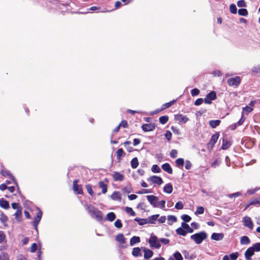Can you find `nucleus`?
Here are the masks:
<instances>
[{
	"label": "nucleus",
	"mask_w": 260,
	"mask_h": 260,
	"mask_svg": "<svg viewBox=\"0 0 260 260\" xmlns=\"http://www.w3.org/2000/svg\"><path fill=\"white\" fill-rule=\"evenodd\" d=\"M86 209L92 217L95 218L99 221L103 219L102 212L93 205L91 204L86 205Z\"/></svg>",
	"instance_id": "f257e3e1"
},
{
	"label": "nucleus",
	"mask_w": 260,
	"mask_h": 260,
	"mask_svg": "<svg viewBox=\"0 0 260 260\" xmlns=\"http://www.w3.org/2000/svg\"><path fill=\"white\" fill-rule=\"evenodd\" d=\"M207 234L206 232L203 231L199 233L192 235L190 236V239L192 240L197 244H201L204 240H206L207 238Z\"/></svg>",
	"instance_id": "f03ea898"
},
{
	"label": "nucleus",
	"mask_w": 260,
	"mask_h": 260,
	"mask_svg": "<svg viewBox=\"0 0 260 260\" xmlns=\"http://www.w3.org/2000/svg\"><path fill=\"white\" fill-rule=\"evenodd\" d=\"M148 242L150 246L152 247L158 249L161 246V245L159 243V240H158L157 237L156 236H151L149 239Z\"/></svg>",
	"instance_id": "7ed1b4c3"
},
{
	"label": "nucleus",
	"mask_w": 260,
	"mask_h": 260,
	"mask_svg": "<svg viewBox=\"0 0 260 260\" xmlns=\"http://www.w3.org/2000/svg\"><path fill=\"white\" fill-rule=\"evenodd\" d=\"M78 179H75L73 182V189L77 194H83V191L81 185L78 184Z\"/></svg>",
	"instance_id": "20e7f679"
},
{
	"label": "nucleus",
	"mask_w": 260,
	"mask_h": 260,
	"mask_svg": "<svg viewBox=\"0 0 260 260\" xmlns=\"http://www.w3.org/2000/svg\"><path fill=\"white\" fill-rule=\"evenodd\" d=\"M241 82V79L239 76L229 78V86L238 87Z\"/></svg>",
	"instance_id": "39448f33"
},
{
	"label": "nucleus",
	"mask_w": 260,
	"mask_h": 260,
	"mask_svg": "<svg viewBox=\"0 0 260 260\" xmlns=\"http://www.w3.org/2000/svg\"><path fill=\"white\" fill-rule=\"evenodd\" d=\"M37 209L38 210V212L37 214V216L34 218V221H32V225L37 231H38V225L41 219L43 214L41 210L39 208Z\"/></svg>",
	"instance_id": "423d86ee"
},
{
	"label": "nucleus",
	"mask_w": 260,
	"mask_h": 260,
	"mask_svg": "<svg viewBox=\"0 0 260 260\" xmlns=\"http://www.w3.org/2000/svg\"><path fill=\"white\" fill-rule=\"evenodd\" d=\"M146 198L148 202L153 207H158V199L157 197L154 195H148L146 196Z\"/></svg>",
	"instance_id": "0eeeda50"
},
{
	"label": "nucleus",
	"mask_w": 260,
	"mask_h": 260,
	"mask_svg": "<svg viewBox=\"0 0 260 260\" xmlns=\"http://www.w3.org/2000/svg\"><path fill=\"white\" fill-rule=\"evenodd\" d=\"M242 222L245 226L248 228L250 230L253 229L254 224L250 217L247 216H244L242 219Z\"/></svg>",
	"instance_id": "6e6552de"
},
{
	"label": "nucleus",
	"mask_w": 260,
	"mask_h": 260,
	"mask_svg": "<svg viewBox=\"0 0 260 260\" xmlns=\"http://www.w3.org/2000/svg\"><path fill=\"white\" fill-rule=\"evenodd\" d=\"M216 98V93L214 91H210L206 98L204 99V102L206 104H210L211 101L215 100Z\"/></svg>",
	"instance_id": "1a4fd4ad"
},
{
	"label": "nucleus",
	"mask_w": 260,
	"mask_h": 260,
	"mask_svg": "<svg viewBox=\"0 0 260 260\" xmlns=\"http://www.w3.org/2000/svg\"><path fill=\"white\" fill-rule=\"evenodd\" d=\"M175 119L179 122L185 123L188 120V118L186 116L183 115L182 114H176L175 115Z\"/></svg>",
	"instance_id": "9d476101"
},
{
	"label": "nucleus",
	"mask_w": 260,
	"mask_h": 260,
	"mask_svg": "<svg viewBox=\"0 0 260 260\" xmlns=\"http://www.w3.org/2000/svg\"><path fill=\"white\" fill-rule=\"evenodd\" d=\"M149 180L152 182V183L154 184H156L157 185H160L163 183V180L162 178L159 176H152L149 178Z\"/></svg>",
	"instance_id": "9b49d317"
},
{
	"label": "nucleus",
	"mask_w": 260,
	"mask_h": 260,
	"mask_svg": "<svg viewBox=\"0 0 260 260\" xmlns=\"http://www.w3.org/2000/svg\"><path fill=\"white\" fill-rule=\"evenodd\" d=\"M142 128L144 132H150L154 129L155 125L154 123L144 124L142 126Z\"/></svg>",
	"instance_id": "f8f14e48"
},
{
	"label": "nucleus",
	"mask_w": 260,
	"mask_h": 260,
	"mask_svg": "<svg viewBox=\"0 0 260 260\" xmlns=\"http://www.w3.org/2000/svg\"><path fill=\"white\" fill-rule=\"evenodd\" d=\"M114 181H123L124 180V175L118 172H114L112 175Z\"/></svg>",
	"instance_id": "ddd939ff"
},
{
	"label": "nucleus",
	"mask_w": 260,
	"mask_h": 260,
	"mask_svg": "<svg viewBox=\"0 0 260 260\" xmlns=\"http://www.w3.org/2000/svg\"><path fill=\"white\" fill-rule=\"evenodd\" d=\"M218 137H219L218 133H216V134H214L212 136L208 144V146H211V147H213L214 146L215 144L216 143V142L218 139Z\"/></svg>",
	"instance_id": "4468645a"
},
{
	"label": "nucleus",
	"mask_w": 260,
	"mask_h": 260,
	"mask_svg": "<svg viewBox=\"0 0 260 260\" xmlns=\"http://www.w3.org/2000/svg\"><path fill=\"white\" fill-rule=\"evenodd\" d=\"M111 198L114 201L118 200V201H121V194L119 191H115L111 195Z\"/></svg>",
	"instance_id": "2eb2a0df"
},
{
	"label": "nucleus",
	"mask_w": 260,
	"mask_h": 260,
	"mask_svg": "<svg viewBox=\"0 0 260 260\" xmlns=\"http://www.w3.org/2000/svg\"><path fill=\"white\" fill-rule=\"evenodd\" d=\"M162 169L170 174L173 173V170L169 163H165L161 166Z\"/></svg>",
	"instance_id": "dca6fc26"
},
{
	"label": "nucleus",
	"mask_w": 260,
	"mask_h": 260,
	"mask_svg": "<svg viewBox=\"0 0 260 260\" xmlns=\"http://www.w3.org/2000/svg\"><path fill=\"white\" fill-rule=\"evenodd\" d=\"M143 250L144 252V257L146 259H148L151 258L153 255V252L151 250L149 249H146V248H143Z\"/></svg>",
	"instance_id": "f3484780"
},
{
	"label": "nucleus",
	"mask_w": 260,
	"mask_h": 260,
	"mask_svg": "<svg viewBox=\"0 0 260 260\" xmlns=\"http://www.w3.org/2000/svg\"><path fill=\"white\" fill-rule=\"evenodd\" d=\"M99 187L102 189V192L103 194L107 192L108 185L105 184L103 181H100L98 183Z\"/></svg>",
	"instance_id": "a211bd4d"
},
{
	"label": "nucleus",
	"mask_w": 260,
	"mask_h": 260,
	"mask_svg": "<svg viewBox=\"0 0 260 260\" xmlns=\"http://www.w3.org/2000/svg\"><path fill=\"white\" fill-rule=\"evenodd\" d=\"M223 238V234L221 233H214L211 235V239L214 240L219 241Z\"/></svg>",
	"instance_id": "6ab92c4d"
},
{
	"label": "nucleus",
	"mask_w": 260,
	"mask_h": 260,
	"mask_svg": "<svg viewBox=\"0 0 260 260\" xmlns=\"http://www.w3.org/2000/svg\"><path fill=\"white\" fill-rule=\"evenodd\" d=\"M173 187L171 183H167L164 187V191L167 193H171L172 192Z\"/></svg>",
	"instance_id": "aec40b11"
},
{
	"label": "nucleus",
	"mask_w": 260,
	"mask_h": 260,
	"mask_svg": "<svg viewBox=\"0 0 260 260\" xmlns=\"http://www.w3.org/2000/svg\"><path fill=\"white\" fill-rule=\"evenodd\" d=\"M116 240L121 244L126 243V239L122 234H119L116 237Z\"/></svg>",
	"instance_id": "412c9836"
},
{
	"label": "nucleus",
	"mask_w": 260,
	"mask_h": 260,
	"mask_svg": "<svg viewBox=\"0 0 260 260\" xmlns=\"http://www.w3.org/2000/svg\"><path fill=\"white\" fill-rule=\"evenodd\" d=\"M181 226L187 232V233H192L193 232V229L185 222H182Z\"/></svg>",
	"instance_id": "4be33fe9"
},
{
	"label": "nucleus",
	"mask_w": 260,
	"mask_h": 260,
	"mask_svg": "<svg viewBox=\"0 0 260 260\" xmlns=\"http://www.w3.org/2000/svg\"><path fill=\"white\" fill-rule=\"evenodd\" d=\"M0 207L2 208L7 209L9 208V202L5 200L4 199H0Z\"/></svg>",
	"instance_id": "5701e85b"
},
{
	"label": "nucleus",
	"mask_w": 260,
	"mask_h": 260,
	"mask_svg": "<svg viewBox=\"0 0 260 260\" xmlns=\"http://www.w3.org/2000/svg\"><path fill=\"white\" fill-rule=\"evenodd\" d=\"M159 216V214H155L148 217L147 218L148 223L154 224V221L157 219Z\"/></svg>",
	"instance_id": "b1692460"
},
{
	"label": "nucleus",
	"mask_w": 260,
	"mask_h": 260,
	"mask_svg": "<svg viewBox=\"0 0 260 260\" xmlns=\"http://www.w3.org/2000/svg\"><path fill=\"white\" fill-rule=\"evenodd\" d=\"M220 120H211L209 121V124L212 128H215L220 124Z\"/></svg>",
	"instance_id": "393cba45"
},
{
	"label": "nucleus",
	"mask_w": 260,
	"mask_h": 260,
	"mask_svg": "<svg viewBox=\"0 0 260 260\" xmlns=\"http://www.w3.org/2000/svg\"><path fill=\"white\" fill-rule=\"evenodd\" d=\"M250 243V240L249 238L246 236H242L240 239V243L242 245H248Z\"/></svg>",
	"instance_id": "a878e982"
},
{
	"label": "nucleus",
	"mask_w": 260,
	"mask_h": 260,
	"mask_svg": "<svg viewBox=\"0 0 260 260\" xmlns=\"http://www.w3.org/2000/svg\"><path fill=\"white\" fill-rule=\"evenodd\" d=\"M134 220L137 221L138 224L140 225L148 223L147 218H139L138 217H137L135 218Z\"/></svg>",
	"instance_id": "bb28decb"
},
{
	"label": "nucleus",
	"mask_w": 260,
	"mask_h": 260,
	"mask_svg": "<svg viewBox=\"0 0 260 260\" xmlns=\"http://www.w3.org/2000/svg\"><path fill=\"white\" fill-rule=\"evenodd\" d=\"M124 152L122 148L118 149L116 151V158L118 161H120L121 160V157L122 155L124 154Z\"/></svg>",
	"instance_id": "cd10ccee"
},
{
	"label": "nucleus",
	"mask_w": 260,
	"mask_h": 260,
	"mask_svg": "<svg viewBox=\"0 0 260 260\" xmlns=\"http://www.w3.org/2000/svg\"><path fill=\"white\" fill-rule=\"evenodd\" d=\"M22 208L19 209L18 210H16V212L14 214L16 219L18 221H20L22 219Z\"/></svg>",
	"instance_id": "c85d7f7f"
},
{
	"label": "nucleus",
	"mask_w": 260,
	"mask_h": 260,
	"mask_svg": "<svg viewBox=\"0 0 260 260\" xmlns=\"http://www.w3.org/2000/svg\"><path fill=\"white\" fill-rule=\"evenodd\" d=\"M132 254L134 256H140L142 255L141 249L139 247H135L133 249Z\"/></svg>",
	"instance_id": "c756f323"
},
{
	"label": "nucleus",
	"mask_w": 260,
	"mask_h": 260,
	"mask_svg": "<svg viewBox=\"0 0 260 260\" xmlns=\"http://www.w3.org/2000/svg\"><path fill=\"white\" fill-rule=\"evenodd\" d=\"M131 167L133 169H136L139 166V161L137 157H134L131 161Z\"/></svg>",
	"instance_id": "7c9ffc66"
},
{
	"label": "nucleus",
	"mask_w": 260,
	"mask_h": 260,
	"mask_svg": "<svg viewBox=\"0 0 260 260\" xmlns=\"http://www.w3.org/2000/svg\"><path fill=\"white\" fill-rule=\"evenodd\" d=\"M1 174L3 175V176L6 177V176H10L11 178H12L13 180H15V178L10 173V172L8 171L2 169L1 171Z\"/></svg>",
	"instance_id": "2f4dec72"
},
{
	"label": "nucleus",
	"mask_w": 260,
	"mask_h": 260,
	"mask_svg": "<svg viewBox=\"0 0 260 260\" xmlns=\"http://www.w3.org/2000/svg\"><path fill=\"white\" fill-rule=\"evenodd\" d=\"M176 232L178 235H181L182 236H185L187 234V232L182 228L180 227L178 228Z\"/></svg>",
	"instance_id": "473e14b6"
},
{
	"label": "nucleus",
	"mask_w": 260,
	"mask_h": 260,
	"mask_svg": "<svg viewBox=\"0 0 260 260\" xmlns=\"http://www.w3.org/2000/svg\"><path fill=\"white\" fill-rule=\"evenodd\" d=\"M242 195V193L241 192H237L235 193L229 194V198H230V200H232L233 199H235L236 198H238ZM233 201H235V199L233 200Z\"/></svg>",
	"instance_id": "72a5a7b5"
},
{
	"label": "nucleus",
	"mask_w": 260,
	"mask_h": 260,
	"mask_svg": "<svg viewBox=\"0 0 260 260\" xmlns=\"http://www.w3.org/2000/svg\"><path fill=\"white\" fill-rule=\"evenodd\" d=\"M116 218V215L114 212H110L107 214V219L110 221H113Z\"/></svg>",
	"instance_id": "f704fd0d"
},
{
	"label": "nucleus",
	"mask_w": 260,
	"mask_h": 260,
	"mask_svg": "<svg viewBox=\"0 0 260 260\" xmlns=\"http://www.w3.org/2000/svg\"><path fill=\"white\" fill-rule=\"evenodd\" d=\"M140 242V238L139 237L134 236L130 240V244L131 245H133L134 244L139 243Z\"/></svg>",
	"instance_id": "c9c22d12"
},
{
	"label": "nucleus",
	"mask_w": 260,
	"mask_h": 260,
	"mask_svg": "<svg viewBox=\"0 0 260 260\" xmlns=\"http://www.w3.org/2000/svg\"><path fill=\"white\" fill-rule=\"evenodd\" d=\"M176 102V100H173L172 101H170L168 103H165L162 106L161 110H164L167 108H169L171 107L172 105H173L175 102Z\"/></svg>",
	"instance_id": "e433bc0d"
},
{
	"label": "nucleus",
	"mask_w": 260,
	"mask_h": 260,
	"mask_svg": "<svg viewBox=\"0 0 260 260\" xmlns=\"http://www.w3.org/2000/svg\"><path fill=\"white\" fill-rule=\"evenodd\" d=\"M169 120V117L167 115L162 116L159 117V121L162 124H165Z\"/></svg>",
	"instance_id": "4c0bfd02"
},
{
	"label": "nucleus",
	"mask_w": 260,
	"mask_h": 260,
	"mask_svg": "<svg viewBox=\"0 0 260 260\" xmlns=\"http://www.w3.org/2000/svg\"><path fill=\"white\" fill-rule=\"evenodd\" d=\"M254 253V250L253 248L250 247L248 248L246 251L245 252L244 255H246L247 256H252Z\"/></svg>",
	"instance_id": "58836bf2"
},
{
	"label": "nucleus",
	"mask_w": 260,
	"mask_h": 260,
	"mask_svg": "<svg viewBox=\"0 0 260 260\" xmlns=\"http://www.w3.org/2000/svg\"><path fill=\"white\" fill-rule=\"evenodd\" d=\"M85 188L88 193L91 196H93L94 193L92 188V185L91 184H87L85 185Z\"/></svg>",
	"instance_id": "ea45409f"
},
{
	"label": "nucleus",
	"mask_w": 260,
	"mask_h": 260,
	"mask_svg": "<svg viewBox=\"0 0 260 260\" xmlns=\"http://www.w3.org/2000/svg\"><path fill=\"white\" fill-rule=\"evenodd\" d=\"M176 166L178 167H183L184 164V160L183 158H179L177 159L175 161Z\"/></svg>",
	"instance_id": "a19ab883"
},
{
	"label": "nucleus",
	"mask_w": 260,
	"mask_h": 260,
	"mask_svg": "<svg viewBox=\"0 0 260 260\" xmlns=\"http://www.w3.org/2000/svg\"><path fill=\"white\" fill-rule=\"evenodd\" d=\"M251 248H253L254 252L260 251V242H257L254 244Z\"/></svg>",
	"instance_id": "79ce46f5"
},
{
	"label": "nucleus",
	"mask_w": 260,
	"mask_h": 260,
	"mask_svg": "<svg viewBox=\"0 0 260 260\" xmlns=\"http://www.w3.org/2000/svg\"><path fill=\"white\" fill-rule=\"evenodd\" d=\"M239 255L238 252L232 253L229 255V260H236Z\"/></svg>",
	"instance_id": "37998d69"
},
{
	"label": "nucleus",
	"mask_w": 260,
	"mask_h": 260,
	"mask_svg": "<svg viewBox=\"0 0 260 260\" xmlns=\"http://www.w3.org/2000/svg\"><path fill=\"white\" fill-rule=\"evenodd\" d=\"M125 211L127 213L129 214L132 216L136 215L135 212L131 207H125Z\"/></svg>",
	"instance_id": "c03bdc74"
},
{
	"label": "nucleus",
	"mask_w": 260,
	"mask_h": 260,
	"mask_svg": "<svg viewBox=\"0 0 260 260\" xmlns=\"http://www.w3.org/2000/svg\"><path fill=\"white\" fill-rule=\"evenodd\" d=\"M238 14L240 16H246L248 13L247 9L242 8L238 10Z\"/></svg>",
	"instance_id": "a18cd8bd"
},
{
	"label": "nucleus",
	"mask_w": 260,
	"mask_h": 260,
	"mask_svg": "<svg viewBox=\"0 0 260 260\" xmlns=\"http://www.w3.org/2000/svg\"><path fill=\"white\" fill-rule=\"evenodd\" d=\"M0 260H9V256L6 252H3L0 254Z\"/></svg>",
	"instance_id": "49530a36"
},
{
	"label": "nucleus",
	"mask_w": 260,
	"mask_h": 260,
	"mask_svg": "<svg viewBox=\"0 0 260 260\" xmlns=\"http://www.w3.org/2000/svg\"><path fill=\"white\" fill-rule=\"evenodd\" d=\"M173 256L176 260H183V257L182 255L178 251L175 252L173 254Z\"/></svg>",
	"instance_id": "de8ad7c7"
},
{
	"label": "nucleus",
	"mask_w": 260,
	"mask_h": 260,
	"mask_svg": "<svg viewBox=\"0 0 260 260\" xmlns=\"http://www.w3.org/2000/svg\"><path fill=\"white\" fill-rule=\"evenodd\" d=\"M181 219L184 221V222H189L191 218L190 216L186 214H183L181 216Z\"/></svg>",
	"instance_id": "09e8293b"
},
{
	"label": "nucleus",
	"mask_w": 260,
	"mask_h": 260,
	"mask_svg": "<svg viewBox=\"0 0 260 260\" xmlns=\"http://www.w3.org/2000/svg\"><path fill=\"white\" fill-rule=\"evenodd\" d=\"M151 171L153 173H159L160 172L161 170L157 165H154L151 168Z\"/></svg>",
	"instance_id": "8fccbe9b"
},
{
	"label": "nucleus",
	"mask_w": 260,
	"mask_h": 260,
	"mask_svg": "<svg viewBox=\"0 0 260 260\" xmlns=\"http://www.w3.org/2000/svg\"><path fill=\"white\" fill-rule=\"evenodd\" d=\"M253 109L252 107L246 106L245 107L243 108V111L246 115H248L250 112L252 111Z\"/></svg>",
	"instance_id": "3c124183"
},
{
	"label": "nucleus",
	"mask_w": 260,
	"mask_h": 260,
	"mask_svg": "<svg viewBox=\"0 0 260 260\" xmlns=\"http://www.w3.org/2000/svg\"><path fill=\"white\" fill-rule=\"evenodd\" d=\"M230 12L233 14H236L237 9L236 5L234 4H231L230 6Z\"/></svg>",
	"instance_id": "603ef678"
},
{
	"label": "nucleus",
	"mask_w": 260,
	"mask_h": 260,
	"mask_svg": "<svg viewBox=\"0 0 260 260\" xmlns=\"http://www.w3.org/2000/svg\"><path fill=\"white\" fill-rule=\"evenodd\" d=\"M259 189H260V187H255L254 189H248L247 191V193L249 195H252V194H254L256 191H258Z\"/></svg>",
	"instance_id": "864d4df0"
},
{
	"label": "nucleus",
	"mask_w": 260,
	"mask_h": 260,
	"mask_svg": "<svg viewBox=\"0 0 260 260\" xmlns=\"http://www.w3.org/2000/svg\"><path fill=\"white\" fill-rule=\"evenodd\" d=\"M200 90L197 88H194L190 91L191 94L192 96H195L196 95H199L200 94Z\"/></svg>",
	"instance_id": "5fc2aeb1"
},
{
	"label": "nucleus",
	"mask_w": 260,
	"mask_h": 260,
	"mask_svg": "<svg viewBox=\"0 0 260 260\" xmlns=\"http://www.w3.org/2000/svg\"><path fill=\"white\" fill-rule=\"evenodd\" d=\"M204 212V208L202 206L198 207L197 209V210L195 212V214H203Z\"/></svg>",
	"instance_id": "6e6d98bb"
},
{
	"label": "nucleus",
	"mask_w": 260,
	"mask_h": 260,
	"mask_svg": "<svg viewBox=\"0 0 260 260\" xmlns=\"http://www.w3.org/2000/svg\"><path fill=\"white\" fill-rule=\"evenodd\" d=\"M250 205L258 206V198H255L253 200L249 201Z\"/></svg>",
	"instance_id": "4d7b16f0"
},
{
	"label": "nucleus",
	"mask_w": 260,
	"mask_h": 260,
	"mask_svg": "<svg viewBox=\"0 0 260 260\" xmlns=\"http://www.w3.org/2000/svg\"><path fill=\"white\" fill-rule=\"evenodd\" d=\"M165 136L168 141H170L172 139V134L170 131H167L165 134Z\"/></svg>",
	"instance_id": "13d9d810"
},
{
	"label": "nucleus",
	"mask_w": 260,
	"mask_h": 260,
	"mask_svg": "<svg viewBox=\"0 0 260 260\" xmlns=\"http://www.w3.org/2000/svg\"><path fill=\"white\" fill-rule=\"evenodd\" d=\"M114 225L118 229L122 228V224L121 220L120 219H117L114 222Z\"/></svg>",
	"instance_id": "bf43d9fd"
},
{
	"label": "nucleus",
	"mask_w": 260,
	"mask_h": 260,
	"mask_svg": "<svg viewBox=\"0 0 260 260\" xmlns=\"http://www.w3.org/2000/svg\"><path fill=\"white\" fill-rule=\"evenodd\" d=\"M237 5L239 7H246V4L244 0H240L237 2Z\"/></svg>",
	"instance_id": "052dcab7"
},
{
	"label": "nucleus",
	"mask_w": 260,
	"mask_h": 260,
	"mask_svg": "<svg viewBox=\"0 0 260 260\" xmlns=\"http://www.w3.org/2000/svg\"><path fill=\"white\" fill-rule=\"evenodd\" d=\"M178 151L176 149H172L170 153V156L172 158H175L177 156Z\"/></svg>",
	"instance_id": "680f3d73"
},
{
	"label": "nucleus",
	"mask_w": 260,
	"mask_h": 260,
	"mask_svg": "<svg viewBox=\"0 0 260 260\" xmlns=\"http://www.w3.org/2000/svg\"><path fill=\"white\" fill-rule=\"evenodd\" d=\"M11 206L13 209H16L17 210L19 209H22V207L19 203H13L11 204Z\"/></svg>",
	"instance_id": "e2e57ef3"
},
{
	"label": "nucleus",
	"mask_w": 260,
	"mask_h": 260,
	"mask_svg": "<svg viewBox=\"0 0 260 260\" xmlns=\"http://www.w3.org/2000/svg\"><path fill=\"white\" fill-rule=\"evenodd\" d=\"M183 208V204L181 202H178L175 204V208L177 209H182Z\"/></svg>",
	"instance_id": "0e129e2a"
},
{
	"label": "nucleus",
	"mask_w": 260,
	"mask_h": 260,
	"mask_svg": "<svg viewBox=\"0 0 260 260\" xmlns=\"http://www.w3.org/2000/svg\"><path fill=\"white\" fill-rule=\"evenodd\" d=\"M8 219L7 216L5 215L3 213H2L1 217L0 218V220L2 222H5L8 221Z\"/></svg>",
	"instance_id": "69168bd1"
},
{
	"label": "nucleus",
	"mask_w": 260,
	"mask_h": 260,
	"mask_svg": "<svg viewBox=\"0 0 260 260\" xmlns=\"http://www.w3.org/2000/svg\"><path fill=\"white\" fill-rule=\"evenodd\" d=\"M37 249V245L36 243H34L31 244L30 248V251L31 252H34L36 251Z\"/></svg>",
	"instance_id": "338daca9"
},
{
	"label": "nucleus",
	"mask_w": 260,
	"mask_h": 260,
	"mask_svg": "<svg viewBox=\"0 0 260 260\" xmlns=\"http://www.w3.org/2000/svg\"><path fill=\"white\" fill-rule=\"evenodd\" d=\"M252 71L255 73H260V66L254 67L252 69Z\"/></svg>",
	"instance_id": "774afa93"
}]
</instances>
